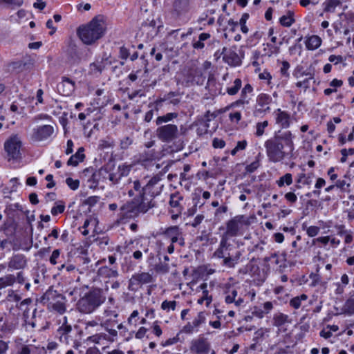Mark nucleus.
Masks as SVG:
<instances>
[{"instance_id": "f257e3e1", "label": "nucleus", "mask_w": 354, "mask_h": 354, "mask_svg": "<svg viewBox=\"0 0 354 354\" xmlns=\"http://www.w3.org/2000/svg\"><path fill=\"white\" fill-rule=\"evenodd\" d=\"M293 136L290 131L275 134L274 137L267 140L264 146L267 156L270 162H279L284 159L295 158L293 153L295 146Z\"/></svg>"}, {"instance_id": "f03ea898", "label": "nucleus", "mask_w": 354, "mask_h": 354, "mask_svg": "<svg viewBox=\"0 0 354 354\" xmlns=\"http://www.w3.org/2000/svg\"><path fill=\"white\" fill-rule=\"evenodd\" d=\"M156 201L145 202L138 196L133 199L127 201L120 207V212L118 214V220L120 223H125L129 220H135L140 214H146L149 209L156 207Z\"/></svg>"}, {"instance_id": "7ed1b4c3", "label": "nucleus", "mask_w": 354, "mask_h": 354, "mask_svg": "<svg viewBox=\"0 0 354 354\" xmlns=\"http://www.w3.org/2000/svg\"><path fill=\"white\" fill-rule=\"evenodd\" d=\"M106 32V27L102 17L96 16L92 20L82 25L77 29V35L82 42L91 45L102 38Z\"/></svg>"}, {"instance_id": "20e7f679", "label": "nucleus", "mask_w": 354, "mask_h": 354, "mask_svg": "<svg viewBox=\"0 0 354 354\" xmlns=\"http://www.w3.org/2000/svg\"><path fill=\"white\" fill-rule=\"evenodd\" d=\"M106 300L100 288H93L86 292L77 302V308L82 313L89 314L97 309Z\"/></svg>"}, {"instance_id": "39448f33", "label": "nucleus", "mask_w": 354, "mask_h": 354, "mask_svg": "<svg viewBox=\"0 0 354 354\" xmlns=\"http://www.w3.org/2000/svg\"><path fill=\"white\" fill-rule=\"evenodd\" d=\"M40 301L50 310L63 315L66 311V297L50 287L41 297Z\"/></svg>"}, {"instance_id": "423d86ee", "label": "nucleus", "mask_w": 354, "mask_h": 354, "mask_svg": "<svg viewBox=\"0 0 354 354\" xmlns=\"http://www.w3.org/2000/svg\"><path fill=\"white\" fill-rule=\"evenodd\" d=\"M233 245L229 240L221 238L218 248L213 253V257L223 259L222 265L230 268L235 267L241 256V252L236 250L235 253L231 254Z\"/></svg>"}, {"instance_id": "0eeeda50", "label": "nucleus", "mask_w": 354, "mask_h": 354, "mask_svg": "<svg viewBox=\"0 0 354 354\" xmlns=\"http://www.w3.org/2000/svg\"><path fill=\"white\" fill-rule=\"evenodd\" d=\"M250 225L248 218L245 215H237L226 222V230L221 236V238L230 240L239 234V231L243 225Z\"/></svg>"}, {"instance_id": "6e6552de", "label": "nucleus", "mask_w": 354, "mask_h": 354, "mask_svg": "<svg viewBox=\"0 0 354 354\" xmlns=\"http://www.w3.org/2000/svg\"><path fill=\"white\" fill-rule=\"evenodd\" d=\"M22 142L17 135L10 136L4 143L6 158L8 161H19L21 159Z\"/></svg>"}, {"instance_id": "1a4fd4ad", "label": "nucleus", "mask_w": 354, "mask_h": 354, "mask_svg": "<svg viewBox=\"0 0 354 354\" xmlns=\"http://www.w3.org/2000/svg\"><path fill=\"white\" fill-rule=\"evenodd\" d=\"M161 176L162 174H157L151 178L146 184L143 185L141 195L138 196L145 202L149 201L150 200L155 201L154 198L156 196H158L161 192L160 188L156 187V185L161 180Z\"/></svg>"}, {"instance_id": "9d476101", "label": "nucleus", "mask_w": 354, "mask_h": 354, "mask_svg": "<svg viewBox=\"0 0 354 354\" xmlns=\"http://www.w3.org/2000/svg\"><path fill=\"white\" fill-rule=\"evenodd\" d=\"M194 0H172L170 15L176 20H181L190 12Z\"/></svg>"}, {"instance_id": "9b49d317", "label": "nucleus", "mask_w": 354, "mask_h": 354, "mask_svg": "<svg viewBox=\"0 0 354 354\" xmlns=\"http://www.w3.org/2000/svg\"><path fill=\"white\" fill-rule=\"evenodd\" d=\"M156 134L160 140L169 143L178 138V129L173 124L160 125L157 128Z\"/></svg>"}, {"instance_id": "f8f14e48", "label": "nucleus", "mask_w": 354, "mask_h": 354, "mask_svg": "<svg viewBox=\"0 0 354 354\" xmlns=\"http://www.w3.org/2000/svg\"><path fill=\"white\" fill-rule=\"evenodd\" d=\"M153 281V276L149 272H141L135 273L129 281L128 289L132 292L138 291L143 285Z\"/></svg>"}, {"instance_id": "ddd939ff", "label": "nucleus", "mask_w": 354, "mask_h": 354, "mask_svg": "<svg viewBox=\"0 0 354 354\" xmlns=\"http://www.w3.org/2000/svg\"><path fill=\"white\" fill-rule=\"evenodd\" d=\"M162 234L165 238L169 239L171 243H178L181 247L185 244L183 230L178 225L167 227Z\"/></svg>"}, {"instance_id": "4468645a", "label": "nucleus", "mask_w": 354, "mask_h": 354, "mask_svg": "<svg viewBox=\"0 0 354 354\" xmlns=\"http://www.w3.org/2000/svg\"><path fill=\"white\" fill-rule=\"evenodd\" d=\"M223 53H224L223 61L230 66L236 67L241 64V59L236 53L235 46L230 48L223 47Z\"/></svg>"}, {"instance_id": "2eb2a0df", "label": "nucleus", "mask_w": 354, "mask_h": 354, "mask_svg": "<svg viewBox=\"0 0 354 354\" xmlns=\"http://www.w3.org/2000/svg\"><path fill=\"white\" fill-rule=\"evenodd\" d=\"M66 54L70 62L73 64H78L82 59V49L77 46L75 41L72 39H70L68 41Z\"/></svg>"}, {"instance_id": "dca6fc26", "label": "nucleus", "mask_w": 354, "mask_h": 354, "mask_svg": "<svg viewBox=\"0 0 354 354\" xmlns=\"http://www.w3.org/2000/svg\"><path fill=\"white\" fill-rule=\"evenodd\" d=\"M131 168L132 166L127 163L120 165L116 171L112 173L109 171L108 179L113 184H118L122 178L126 177L129 174Z\"/></svg>"}, {"instance_id": "f3484780", "label": "nucleus", "mask_w": 354, "mask_h": 354, "mask_svg": "<svg viewBox=\"0 0 354 354\" xmlns=\"http://www.w3.org/2000/svg\"><path fill=\"white\" fill-rule=\"evenodd\" d=\"M109 168L106 166L102 167L98 170H95L88 180L91 183L90 188H96L100 181L108 179Z\"/></svg>"}, {"instance_id": "a211bd4d", "label": "nucleus", "mask_w": 354, "mask_h": 354, "mask_svg": "<svg viewBox=\"0 0 354 354\" xmlns=\"http://www.w3.org/2000/svg\"><path fill=\"white\" fill-rule=\"evenodd\" d=\"M111 57L108 55L106 53H103L102 55L95 59L91 64L90 67L92 71L101 73L108 66L111 65Z\"/></svg>"}, {"instance_id": "6ab92c4d", "label": "nucleus", "mask_w": 354, "mask_h": 354, "mask_svg": "<svg viewBox=\"0 0 354 354\" xmlns=\"http://www.w3.org/2000/svg\"><path fill=\"white\" fill-rule=\"evenodd\" d=\"M54 133L51 125H41L33 129V138L38 141L46 140Z\"/></svg>"}, {"instance_id": "aec40b11", "label": "nucleus", "mask_w": 354, "mask_h": 354, "mask_svg": "<svg viewBox=\"0 0 354 354\" xmlns=\"http://www.w3.org/2000/svg\"><path fill=\"white\" fill-rule=\"evenodd\" d=\"M222 109L216 110L214 112H211L210 111H207L204 115H199L196 119V124L203 125L205 128V132H207L208 128L209 127V122L213 119L216 118L218 114L223 113Z\"/></svg>"}, {"instance_id": "412c9836", "label": "nucleus", "mask_w": 354, "mask_h": 354, "mask_svg": "<svg viewBox=\"0 0 354 354\" xmlns=\"http://www.w3.org/2000/svg\"><path fill=\"white\" fill-rule=\"evenodd\" d=\"M27 259L23 254H15L10 259L8 266L14 270H22L27 266Z\"/></svg>"}, {"instance_id": "4be33fe9", "label": "nucleus", "mask_w": 354, "mask_h": 354, "mask_svg": "<svg viewBox=\"0 0 354 354\" xmlns=\"http://www.w3.org/2000/svg\"><path fill=\"white\" fill-rule=\"evenodd\" d=\"M183 93H180L178 90L175 91H170L167 95H165L163 97L156 101V104L160 105L164 102L166 104H172L173 105H177L181 100Z\"/></svg>"}, {"instance_id": "5701e85b", "label": "nucleus", "mask_w": 354, "mask_h": 354, "mask_svg": "<svg viewBox=\"0 0 354 354\" xmlns=\"http://www.w3.org/2000/svg\"><path fill=\"white\" fill-rule=\"evenodd\" d=\"M209 344L204 338H200L192 341L190 349L192 352L198 354H206L208 353Z\"/></svg>"}, {"instance_id": "b1692460", "label": "nucleus", "mask_w": 354, "mask_h": 354, "mask_svg": "<svg viewBox=\"0 0 354 354\" xmlns=\"http://www.w3.org/2000/svg\"><path fill=\"white\" fill-rule=\"evenodd\" d=\"M183 200V196L178 192L173 193L170 195L169 198V205L175 209L174 210H178V213H181L183 211V207L180 205V201Z\"/></svg>"}, {"instance_id": "393cba45", "label": "nucleus", "mask_w": 354, "mask_h": 354, "mask_svg": "<svg viewBox=\"0 0 354 354\" xmlns=\"http://www.w3.org/2000/svg\"><path fill=\"white\" fill-rule=\"evenodd\" d=\"M276 113V122L281 125L282 128H287L290 125V115L286 112L281 111L278 109Z\"/></svg>"}, {"instance_id": "a878e982", "label": "nucleus", "mask_w": 354, "mask_h": 354, "mask_svg": "<svg viewBox=\"0 0 354 354\" xmlns=\"http://www.w3.org/2000/svg\"><path fill=\"white\" fill-rule=\"evenodd\" d=\"M84 151V149L83 147H80L77 151L69 158L67 165L68 166L75 167L79 164V162H82L85 158V155L83 153Z\"/></svg>"}, {"instance_id": "bb28decb", "label": "nucleus", "mask_w": 354, "mask_h": 354, "mask_svg": "<svg viewBox=\"0 0 354 354\" xmlns=\"http://www.w3.org/2000/svg\"><path fill=\"white\" fill-rule=\"evenodd\" d=\"M97 274L100 277L104 278H115L119 274L117 269L111 268L106 266L100 268Z\"/></svg>"}, {"instance_id": "cd10ccee", "label": "nucleus", "mask_w": 354, "mask_h": 354, "mask_svg": "<svg viewBox=\"0 0 354 354\" xmlns=\"http://www.w3.org/2000/svg\"><path fill=\"white\" fill-rule=\"evenodd\" d=\"M350 279L346 273L343 274L340 278V282L335 283L336 289L335 290V295H342L344 292L345 287L349 283Z\"/></svg>"}, {"instance_id": "c85d7f7f", "label": "nucleus", "mask_w": 354, "mask_h": 354, "mask_svg": "<svg viewBox=\"0 0 354 354\" xmlns=\"http://www.w3.org/2000/svg\"><path fill=\"white\" fill-rule=\"evenodd\" d=\"M322 44L321 38L317 35H312L307 38L306 47L308 50H314L318 48Z\"/></svg>"}, {"instance_id": "c756f323", "label": "nucleus", "mask_w": 354, "mask_h": 354, "mask_svg": "<svg viewBox=\"0 0 354 354\" xmlns=\"http://www.w3.org/2000/svg\"><path fill=\"white\" fill-rule=\"evenodd\" d=\"M210 37V34L207 32H203L200 34L198 40H196L195 39H193L192 42V47L196 50L203 49L205 47L204 41L209 39Z\"/></svg>"}, {"instance_id": "7c9ffc66", "label": "nucleus", "mask_w": 354, "mask_h": 354, "mask_svg": "<svg viewBox=\"0 0 354 354\" xmlns=\"http://www.w3.org/2000/svg\"><path fill=\"white\" fill-rule=\"evenodd\" d=\"M341 5V0H325L322 3L323 10L325 12H334L335 8Z\"/></svg>"}, {"instance_id": "2f4dec72", "label": "nucleus", "mask_w": 354, "mask_h": 354, "mask_svg": "<svg viewBox=\"0 0 354 354\" xmlns=\"http://www.w3.org/2000/svg\"><path fill=\"white\" fill-rule=\"evenodd\" d=\"M290 322L287 315L282 313H275L273 316V325L277 327H281L286 323Z\"/></svg>"}, {"instance_id": "473e14b6", "label": "nucleus", "mask_w": 354, "mask_h": 354, "mask_svg": "<svg viewBox=\"0 0 354 354\" xmlns=\"http://www.w3.org/2000/svg\"><path fill=\"white\" fill-rule=\"evenodd\" d=\"M295 21L294 19V12L288 10L287 15H283L279 19V22L284 27H290Z\"/></svg>"}, {"instance_id": "72a5a7b5", "label": "nucleus", "mask_w": 354, "mask_h": 354, "mask_svg": "<svg viewBox=\"0 0 354 354\" xmlns=\"http://www.w3.org/2000/svg\"><path fill=\"white\" fill-rule=\"evenodd\" d=\"M263 46H266V47L263 48V53L262 54V57H271L272 55H278L280 53L279 46H274L270 43L264 44Z\"/></svg>"}, {"instance_id": "f704fd0d", "label": "nucleus", "mask_w": 354, "mask_h": 354, "mask_svg": "<svg viewBox=\"0 0 354 354\" xmlns=\"http://www.w3.org/2000/svg\"><path fill=\"white\" fill-rule=\"evenodd\" d=\"M15 283V276L14 274H7L0 278V289L7 286H12Z\"/></svg>"}, {"instance_id": "c9c22d12", "label": "nucleus", "mask_w": 354, "mask_h": 354, "mask_svg": "<svg viewBox=\"0 0 354 354\" xmlns=\"http://www.w3.org/2000/svg\"><path fill=\"white\" fill-rule=\"evenodd\" d=\"M31 345L22 343L16 345L15 351L12 354H31Z\"/></svg>"}, {"instance_id": "e433bc0d", "label": "nucleus", "mask_w": 354, "mask_h": 354, "mask_svg": "<svg viewBox=\"0 0 354 354\" xmlns=\"http://www.w3.org/2000/svg\"><path fill=\"white\" fill-rule=\"evenodd\" d=\"M178 113H168L166 115L158 116L156 120V124L158 126H160L163 122H167L177 118Z\"/></svg>"}, {"instance_id": "4c0bfd02", "label": "nucleus", "mask_w": 354, "mask_h": 354, "mask_svg": "<svg viewBox=\"0 0 354 354\" xmlns=\"http://www.w3.org/2000/svg\"><path fill=\"white\" fill-rule=\"evenodd\" d=\"M344 312L348 315L354 314V292L350 295L344 306Z\"/></svg>"}, {"instance_id": "58836bf2", "label": "nucleus", "mask_w": 354, "mask_h": 354, "mask_svg": "<svg viewBox=\"0 0 354 354\" xmlns=\"http://www.w3.org/2000/svg\"><path fill=\"white\" fill-rule=\"evenodd\" d=\"M271 102L272 97L269 95L264 93L260 94L257 99V103L258 106H269Z\"/></svg>"}, {"instance_id": "ea45409f", "label": "nucleus", "mask_w": 354, "mask_h": 354, "mask_svg": "<svg viewBox=\"0 0 354 354\" xmlns=\"http://www.w3.org/2000/svg\"><path fill=\"white\" fill-rule=\"evenodd\" d=\"M276 183L279 187L284 186V185H290L292 183V176L291 174L287 173L280 177Z\"/></svg>"}, {"instance_id": "a19ab883", "label": "nucleus", "mask_w": 354, "mask_h": 354, "mask_svg": "<svg viewBox=\"0 0 354 354\" xmlns=\"http://www.w3.org/2000/svg\"><path fill=\"white\" fill-rule=\"evenodd\" d=\"M154 270L158 274H167L169 272V266L167 263H163L160 259V262L155 265Z\"/></svg>"}, {"instance_id": "79ce46f5", "label": "nucleus", "mask_w": 354, "mask_h": 354, "mask_svg": "<svg viewBox=\"0 0 354 354\" xmlns=\"http://www.w3.org/2000/svg\"><path fill=\"white\" fill-rule=\"evenodd\" d=\"M15 282H17L19 284H24L25 290L26 291L30 290V283L26 281V278L24 276V272L20 271L17 273V276H15Z\"/></svg>"}, {"instance_id": "37998d69", "label": "nucleus", "mask_w": 354, "mask_h": 354, "mask_svg": "<svg viewBox=\"0 0 354 354\" xmlns=\"http://www.w3.org/2000/svg\"><path fill=\"white\" fill-rule=\"evenodd\" d=\"M315 81L310 75L309 77L305 78L303 81L298 82L296 85L298 87H304V88H308L310 86L315 87Z\"/></svg>"}, {"instance_id": "c03bdc74", "label": "nucleus", "mask_w": 354, "mask_h": 354, "mask_svg": "<svg viewBox=\"0 0 354 354\" xmlns=\"http://www.w3.org/2000/svg\"><path fill=\"white\" fill-rule=\"evenodd\" d=\"M228 211V207L226 205H223L218 207L214 213V220L217 222L221 221L223 217L222 214H225Z\"/></svg>"}, {"instance_id": "a18cd8bd", "label": "nucleus", "mask_w": 354, "mask_h": 354, "mask_svg": "<svg viewBox=\"0 0 354 354\" xmlns=\"http://www.w3.org/2000/svg\"><path fill=\"white\" fill-rule=\"evenodd\" d=\"M133 139L129 136H124L120 140V149L121 150H127L133 144Z\"/></svg>"}, {"instance_id": "49530a36", "label": "nucleus", "mask_w": 354, "mask_h": 354, "mask_svg": "<svg viewBox=\"0 0 354 354\" xmlns=\"http://www.w3.org/2000/svg\"><path fill=\"white\" fill-rule=\"evenodd\" d=\"M65 209V205L63 201H59V203H55V205L51 209V214L53 216H57L59 214L64 212Z\"/></svg>"}, {"instance_id": "de8ad7c7", "label": "nucleus", "mask_w": 354, "mask_h": 354, "mask_svg": "<svg viewBox=\"0 0 354 354\" xmlns=\"http://www.w3.org/2000/svg\"><path fill=\"white\" fill-rule=\"evenodd\" d=\"M261 156V153L258 154V156L256 157V160L251 162L250 164L248 165L245 167V171L248 173H252L255 170L257 169V168L260 166L259 164V158Z\"/></svg>"}, {"instance_id": "09e8293b", "label": "nucleus", "mask_w": 354, "mask_h": 354, "mask_svg": "<svg viewBox=\"0 0 354 354\" xmlns=\"http://www.w3.org/2000/svg\"><path fill=\"white\" fill-rule=\"evenodd\" d=\"M335 185L337 188L340 189L343 192H350L351 184L344 180H337L335 182Z\"/></svg>"}, {"instance_id": "8fccbe9b", "label": "nucleus", "mask_w": 354, "mask_h": 354, "mask_svg": "<svg viewBox=\"0 0 354 354\" xmlns=\"http://www.w3.org/2000/svg\"><path fill=\"white\" fill-rule=\"evenodd\" d=\"M77 259L80 261L84 268H88V263L91 262V259L87 256L86 251L81 252V255L78 256Z\"/></svg>"}, {"instance_id": "3c124183", "label": "nucleus", "mask_w": 354, "mask_h": 354, "mask_svg": "<svg viewBox=\"0 0 354 354\" xmlns=\"http://www.w3.org/2000/svg\"><path fill=\"white\" fill-rule=\"evenodd\" d=\"M205 322V313L203 311L199 312L196 317L192 322L195 328L198 327L201 324Z\"/></svg>"}, {"instance_id": "603ef678", "label": "nucleus", "mask_w": 354, "mask_h": 354, "mask_svg": "<svg viewBox=\"0 0 354 354\" xmlns=\"http://www.w3.org/2000/svg\"><path fill=\"white\" fill-rule=\"evenodd\" d=\"M177 302L176 301H167L165 300L161 304V308L164 310H169L171 309L174 310L176 307Z\"/></svg>"}, {"instance_id": "864d4df0", "label": "nucleus", "mask_w": 354, "mask_h": 354, "mask_svg": "<svg viewBox=\"0 0 354 354\" xmlns=\"http://www.w3.org/2000/svg\"><path fill=\"white\" fill-rule=\"evenodd\" d=\"M268 122L266 120L261 122H258L256 125V136L258 137L261 136L264 133V129L268 127Z\"/></svg>"}, {"instance_id": "5fc2aeb1", "label": "nucleus", "mask_w": 354, "mask_h": 354, "mask_svg": "<svg viewBox=\"0 0 354 354\" xmlns=\"http://www.w3.org/2000/svg\"><path fill=\"white\" fill-rule=\"evenodd\" d=\"M266 333V330L263 328H259L255 331L252 341L255 343H259L263 338Z\"/></svg>"}, {"instance_id": "6e6d98bb", "label": "nucleus", "mask_w": 354, "mask_h": 354, "mask_svg": "<svg viewBox=\"0 0 354 354\" xmlns=\"http://www.w3.org/2000/svg\"><path fill=\"white\" fill-rule=\"evenodd\" d=\"M66 183L70 187V189L74 191L77 189L80 186V180H74L71 177H68L66 179Z\"/></svg>"}, {"instance_id": "4d7b16f0", "label": "nucleus", "mask_w": 354, "mask_h": 354, "mask_svg": "<svg viewBox=\"0 0 354 354\" xmlns=\"http://www.w3.org/2000/svg\"><path fill=\"white\" fill-rule=\"evenodd\" d=\"M62 82L58 84L57 88L59 86H61V87H64V86L75 87V82L73 81L72 80H71L70 78L66 77H62Z\"/></svg>"}, {"instance_id": "13d9d810", "label": "nucleus", "mask_w": 354, "mask_h": 354, "mask_svg": "<svg viewBox=\"0 0 354 354\" xmlns=\"http://www.w3.org/2000/svg\"><path fill=\"white\" fill-rule=\"evenodd\" d=\"M259 271V268L257 265L254 263H248L245 266V271L243 272V274H246L248 272H250L252 274H254L257 272Z\"/></svg>"}, {"instance_id": "bf43d9fd", "label": "nucleus", "mask_w": 354, "mask_h": 354, "mask_svg": "<svg viewBox=\"0 0 354 354\" xmlns=\"http://www.w3.org/2000/svg\"><path fill=\"white\" fill-rule=\"evenodd\" d=\"M270 110V106H258L257 105L256 109L254 111V115L256 117H261L263 114L266 112H269Z\"/></svg>"}, {"instance_id": "052dcab7", "label": "nucleus", "mask_w": 354, "mask_h": 354, "mask_svg": "<svg viewBox=\"0 0 354 354\" xmlns=\"http://www.w3.org/2000/svg\"><path fill=\"white\" fill-rule=\"evenodd\" d=\"M100 200V197L97 196H92L88 197L85 201L84 204L88 205L89 207H93Z\"/></svg>"}, {"instance_id": "680f3d73", "label": "nucleus", "mask_w": 354, "mask_h": 354, "mask_svg": "<svg viewBox=\"0 0 354 354\" xmlns=\"http://www.w3.org/2000/svg\"><path fill=\"white\" fill-rule=\"evenodd\" d=\"M319 231H320L319 227L314 226V225L310 226V227H307V229H306V233H307L308 236L310 237H314V236H317L319 233Z\"/></svg>"}, {"instance_id": "e2e57ef3", "label": "nucleus", "mask_w": 354, "mask_h": 354, "mask_svg": "<svg viewBox=\"0 0 354 354\" xmlns=\"http://www.w3.org/2000/svg\"><path fill=\"white\" fill-rule=\"evenodd\" d=\"M330 241V236H320L313 239L312 244L315 245L317 243H320L324 245H326Z\"/></svg>"}, {"instance_id": "0e129e2a", "label": "nucleus", "mask_w": 354, "mask_h": 354, "mask_svg": "<svg viewBox=\"0 0 354 354\" xmlns=\"http://www.w3.org/2000/svg\"><path fill=\"white\" fill-rule=\"evenodd\" d=\"M297 183H303L304 185H310L311 179L309 176H306L304 173H301L299 175V178L297 180Z\"/></svg>"}, {"instance_id": "69168bd1", "label": "nucleus", "mask_w": 354, "mask_h": 354, "mask_svg": "<svg viewBox=\"0 0 354 354\" xmlns=\"http://www.w3.org/2000/svg\"><path fill=\"white\" fill-rule=\"evenodd\" d=\"M212 146L216 149H223L225 146V142L223 139L215 138L213 139Z\"/></svg>"}, {"instance_id": "338daca9", "label": "nucleus", "mask_w": 354, "mask_h": 354, "mask_svg": "<svg viewBox=\"0 0 354 354\" xmlns=\"http://www.w3.org/2000/svg\"><path fill=\"white\" fill-rule=\"evenodd\" d=\"M281 65L282 66L280 69L281 75L284 77H288L289 74L288 73V71L290 66L289 62L288 61H283Z\"/></svg>"}, {"instance_id": "774afa93", "label": "nucleus", "mask_w": 354, "mask_h": 354, "mask_svg": "<svg viewBox=\"0 0 354 354\" xmlns=\"http://www.w3.org/2000/svg\"><path fill=\"white\" fill-rule=\"evenodd\" d=\"M237 295V290L235 289H233L230 294L225 296V301L227 304H232L234 301L235 297Z\"/></svg>"}]
</instances>
